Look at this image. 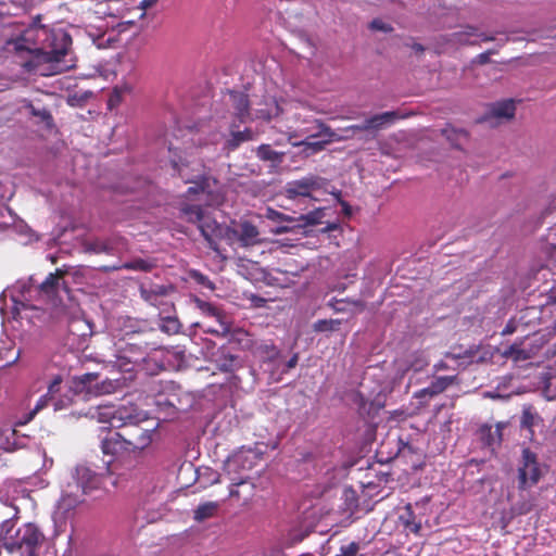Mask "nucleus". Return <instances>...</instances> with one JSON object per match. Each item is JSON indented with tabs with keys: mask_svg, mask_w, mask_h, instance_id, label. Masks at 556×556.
I'll list each match as a JSON object with an SVG mask.
<instances>
[{
	"mask_svg": "<svg viewBox=\"0 0 556 556\" xmlns=\"http://www.w3.org/2000/svg\"><path fill=\"white\" fill-rule=\"evenodd\" d=\"M541 477V469L536 456L529 448L522 450L518 468L519 488L527 489L536 484Z\"/></svg>",
	"mask_w": 556,
	"mask_h": 556,
	"instance_id": "obj_12",
	"label": "nucleus"
},
{
	"mask_svg": "<svg viewBox=\"0 0 556 556\" xmlns=\"http://www.w3.org/2000/svg\"><path fill=\"white\" fill-rule=\"evenodd\" d=\"M542 422L539 414L531 407L527 406L522 410L521 417V426L529 431H533V429Z\"/></svg>",
	"mask_w": 556,
	"mask_h": 556,
	"instance_id": "obj_37",
	"label": "nucleus"
},
{
	"mask_svg": "<svg viewBox=\"0 0 556 556\" xmlns=\"http://www.w3.org/2000/svg\"><path fill=\"white\" fill-rule=\"evenodd\" d=\"M256 155L260 160L269 162L273 166H278L282 163L285 153L271 149L269 144H261L256 150Z\"/></svg>",
	"mask_w": 556,
	"mask_h": 556,
	"instance_id": "obj_32",
	"label": "nucleus"
},
{
	"mask_svg": "<svg viewBox=\"0 0 556 556\" xmlns=\"http://www.w3.org/2000/svg\"><path fill=\"white\" fill-rule=\"evenodd\" d=\"M174 292V288L170 285H144L140 286V295L150 305L155 306L160 309V315L169 313L174 305L168 300L169 295Z\"/></svg>",
	"mask_w": 556,
	"mask_h": 556,
	"instance_id": "obj_9",
	"label": "nucleus"
},
{
	"mask_svg": "<svg viewBox=\"0 0 556 556\" xmlns=\"http://www.w3.org/2000/svg\"><path fill=\"white\" fill-rule=\"evenodd\" d=\"M152 267H153V265L151 262L143 260V258H137L131 262H127V263L116 265L113 267H104V270L130 269V270L148 271Z\"/></svg>",
	"mask_w": 556,
	"mask_h": 556,
	"instance_id": "obj_35",
	"label": "nucleus"
},
{
	"mask_svg": "<svg viewBox=\"0 0 556 556\" xmlns=\"http://www.w3.org/2000/svg\"><path fill=\"white\" fill-rule=\"evenodd\" d=\"M154 3H155V0H142V1L140 2V7H139V9L142 11L141 16H143V15H144V11H146L149 7L153 5Z\"/></svg>",
	"mask_w": 556,
	"mask_h": 556,
	"instance_id": "obj_55",
	"label": "nucleus"
},
{
	"mask_svg": "<svg viewBox=\"0 0 556 556\" xmlns=\"http://www.w3.org/2000/svg\"><path fill=\"white\" fill-rule=\"evenodd\" d=\"M289 231V228L288 227H285V226H281V227H278L275 232L280 235V233H286Z\"/></svg>",
	"mask_w": 556,
	"mask_h": 556,
	"instance_id": "obj_63",
	"label": "nucleus"
},
{
	"mask_svg": "<svg viewBox=\"0 0 556 556\" xmlns=\"http://www.w3.org/2000/svg\"><path fill=\"white\" fill-rule=\"evenodd\" d=\"M501 440H502V426L500 424H497L494 430L489 428L488 444L493 445L495 443H500Z\"/></svg>",
	"mask_w": 556,
	"mask_h": 556,
	"instance_id": "obj_48",
	"label": "nucleus"
},
{
	"mask_svg": "<svg viewBox=\"0 0 556 556\" xmlns=\"http://www.w3.org/2000/svg\"><path fill=\"white\" fill-rule=\"evenodd\" d=\"M29 493L21 481H5L0 489V501L12 508L13 518H17L21 506L20 502H27Z\"/></svg>",
	"mask_w": 556,
	"mask_h": 556,
	"instance_id": "obj_13",
	"label": "nucleus"
},
{
	"mask_svg": "<svg viewBox=\"0 0 556 556\" xmlns=\"http://www.w3.org/2000/svg\"><path fill=\"white\" fill-rule=\"evenodd\" d=\"M334 136L333 131L331 130V135H319L318 137H326L327 139L325 140H319V141H309L311 138H307V136H304L305 139L304 140H301V141H290L293 146L295 147H299V146H304L305 147V151H307V153H316V152H319L324 149L325 144L330 142L332 140V137Z\"/></svg>",
	"mask_w": 556,
	"mask_h": 556,
	"instance_id": "obj_33",
	"label": "nucleus"
},
{
	"mask_svg": "<svg viewBox=\"0 0 556 556\" xmlns=\"http://www.w3.org/2000/svg\"><path fill=\"white\" fill-rule=\"evenodd\" d=\"M198 475L200 479L205 478L206 482L210 484L218 483L220 478V475L211 468L200 469L198 470Z\"/></svg>",
	"mask_w": 556,
	"mask_h": 556,
	"instance_id": "obj_46",
	"label": "nucleus"
},
{
	"mask_svg": "<svg viewBox=\"0 0 556 556\" xmlns=\"http://www.w3.org/2000/svg\"><path fill=\"white\" fill-rule=\"evenodd\" d=\"M254 138L255 135L250 128H245L242 131L235 130L232 128L230 131V137L225 141V149L232 151L237 149L241 143L253 140Z\"/></svg>",
	"mask_w": 556,
	"mask_h": 556,
	"instance_id": "obj_30",
	"label": "nucleus"
},
{
	"mask_svg": "<svg viewBox=\"0 0 556 556\" xmlns=\"http://www.w3.org/2000/svg\"><path fill=\"white\" fill-rule=\"evenodd\" d=\"M265 216L268 219L274 220V222H291V220H293L292 217L287 216L274 208H267Z\"/></svg>",
	"mask_w": 556,
	"mask_h": 556,
	"instance_id": "obj_47",
	"label": "nucleus"
},
{
	"mask_svg": "<svg viewBox=\"0 0 556 556\" xmlns=\"http://www.w3.org/2000/svg\"><path fill=\"white\" fill-rule=\"evenodd\" d=\"M516 113V102L513 99H507L493 103L488 112L486 121L494 119L500 124L510 121Z\"/></svg>",
	"mask_w": 556,
	"mask_h": 556,
	"instance_id": "obj_18",
	"label": "nucleus"
},
{
	"mask_svg": "<svg viewBox=\"0 0 556 556\" xmlns=\"http://www.w3.org/2000/svg\"><path fill=\"white\" fill-rule=\"evenodd\" d=\"M456 380V376H442L435 378L432 383L417 393L418 397L434 396L446 390Z\"/></svg>",
	"mask_w": 556,
	"mask_h": 556,
	"instance_id": "obj_26",
	"label": "nucleus"
},
{
	"mask_svg": "<svg viewBox=\"0 0 556 556\" xmlns=\"http://www.w3.org/2000/svg\"><path fill=\"white\" fill-rule=\"evenodd\" d=\"M91 418L97 419L99 422L109 424L113 428H122L127 425L143 422L148 420L146 413L140 412L134 407H119L113 406H98L89 412Z\"/></svg>",
	"mask_w": 556,
	"mask_h": 556,
	"instance_id": "obj_7",
	"label": "nucleus"
},
{
	"mask_svg": "<svg viewBox=\"0 0 556 556\" xmlns=\"http://www.w3.org/2000/svg\"><path fill=\"white\" fill-rule=\"evenodd\" d=\"M349 129L353 130V131H365V130H370L371 128H365V122L361 125H353L351 127H349Z\"/></svg>",
	"mask_w": 556,
	"mask_h": 556,
	"instance_id": "obj_59",
	"label": "nucleus"
},
{
	"mask_svg": "<svg viewBox=\"0 0 556 556\" xmlns=\"http://www.w3.org/2000/svg\"><path fill=\"white\" fill-rule=\"evenodd\" d=\"M172 164L186 184L193 185L188 188L186 198L198 202L184 203L180 208L182 217L188 222L197 223L201 235L214 248L215 239L223 233L224 228L205 215L201 203L207 206H218L223 203L224 193L219 184L206 175L205 167L200 162L191 165L190 162L180 159L179 161L172 160Z\"/></svg>",
	"mask_w": 556,
	"mask_h": 556,
	"instance_id": "obj_3",
	"label": "nucleus"
},
{
	"mask_svg": "<svg viewBox=\"0 0 556 556\" xmlns=\"http://www.w3.org/2000/svg\"><path fill=\"white\" fill-rule=\"evenodd\" d=\"M341 319H319L314 323L313 329L316 332H333L340 330Z\"/></svg>",
	"mask_w": 556,
	"mask_h": 556,
	"instance_id": "obj_39",
	"label": "nucleus"
},
{
	"mask_svg": "<svg viewBox=\"0 0 556 556\" xmlns=\"http://www.w3.org/2000/svg\"><path fill=\"white\" fill-rule=\"evenodd\" d=\"M71 384H63L62 376L58 375L55 376L51 382L48 386V392L46 393L49 399L51 400V403L54 401V399L59 397V395L66 390Z\"/></svg>",
	"mask_w": 556,
	"mask_h": 556,
	"instance_id": "obj_40",
	"label": "nucleus"
},
{
	"mask_svg": "<svg viewBox=\"0 0 556 556\" xmlns=\"http://www.w3.org/2000/svg\"><path fill=\"white\" fill-rule=\"evenodd\" d=\"M49 404H51V400L49 399V396L47 394L42 395L36 403L33 412H31V415H35L36 413H38L39 410H41L42 408H45L46 406H48Z\"/></svg>",
	"mask_w": 556,
	"mask_h": 556,
	"instance_id": "obj_52",
	"label": "nucleus"
},
{
	"mask_svg": "<svg viewBox=\"0 0 556 556\" xmlns=\"http://www.w3.org/2000/svg\"><path fill=\"white\" fill-rule=\"evenodd\" d=\"M305 110L304 105L299 102H283L278 103L273 100L269 103H265V108L254 110L255 118L270 119L273 117H279L286 115V124L279 127L280 131L288 135L289 141L298 137L307 136V138H317L319 135H331V129L325 126L319 121H314L313 126L302 127L304 124H308L309 119L304 116L301 111Z\"/></svg>",
	"mask_w": 556,
	"mask_h": 556,
	"instance_id": "obj_4",
	"label": "nucleus"
},
{
	"mask_svg": "<svg viewBox=\"0 0 556 556\" xmlns=\"http://www.w3.org/2000/svg\"><path fill=\"white\" fill-rule=\"evenodd\" d=\"M33 114H34V115H38V116H40V118H41L42 121H49V119H51V115H50V113H49L48 111H46V110H41V111H35V110H34V111H33Z\"/></svg>",
	"mask_w": 556,
	"mask_h": 556,
	"instance_id": "obj_56",
	"label": "nucleus"
},
{
	"mask_svg": "<svg viewBox=\"0 0 556 556\" xmlns=\"http://www.w3.org/2000/svg\"><path fill=\"white\" fill-rule=\"evenodd\" d=\"M191 277L200 285H202L203 287H206L211 290L214 289V286L212 283V281L206 277L204 276L203 274L199 273V271H192L191 273Z\"/></svg>",
	"mask_w": 556,
	"mask_h": 556,
	"instance_id": "obj_51",
	"label": "nucleus"
},
{
	"mask_svg": "<svg viewBox=\"0 0 556 556\" xmlns=\"http://www.w3.org/2000/svg\"><path fill=\"white\" fill-rule=\"evenodd\" d=\"M326 208H316L307 214L301 215L299 220L303 222L305 225L314 226L323 223L324 217L326 216Z\"/></svg>",
	"mask_w": 556,
	"mask_h": 556,
	"instance_id": "obj_42",
	"label": "nucleus"
},
{
	"mask_svg": "<svg viewBox=\"0 0 556 556\" xmlns=\"http://www.w3.org/2000/svg\"><path fill=\"white\" fill-rule=\"evenodd\" d=\"M233 235L242 247H252L260 243V232L257 228L248 222L240 224L239 227L233 230Z\"/></svg>",
	"mask_w": 556,
	"mask_h": 556,
	"instance_id": "obj_21",
	"label": "nucleus"
},
{
	"mask_svg": "<svg viewBox=\"0 0 556 556\" xmlns=\"http://www.w3.org/2000/svg\"><path fill=\"white\" fill-rule=\"evenodd\" d=\"M102 451L108 455H117L122 452H131L129 441L119 432H111L102 441Z\"/></svg>",
	"mask_w": 556,
	"mask_h": 556,
	"instance_id": "obj_19",
	"label": "nucleus"
},
{
	"mask_svg": "<svg viewBox=\"0 0 556 556\" xmlns=\"http://www.w3.org/2000/svg\"><path fill=\"white\" fill-rule=\"evenodd\" d=\"M119 243L121 239L112 238V239H96L93 241L87 242L85 244V250L90 253H105V254H115L119 252Z\"/></svg>",
	"mask_w": 556,
	"mask_h": 556,
	"instance_id": "obj_22",
	"label": "nucleus"
},
{
	"mask_svg": "<svg viewBox=\"0 0 556 556\" xmlns=\"http://www.w3.org/2000/svg\"><path fill=\"white\" fill-rule=\"evenodd\" d=\"M525 352L519 349L517 345L513 344L510 345L504 353L503 355L505 357H513L514 359L518 361V359H521V358H525L526 356L523 355Z\"/></svg>",
	"mask_w": 556,
	"mask_h": 556,
	"instance_id": "obj_49",
	"label": "nucleus"
},
{
	"mask_svg": "<svg viewBox=\"0 0 556 556\" xmlns=\"http://www.w3.org/2000/svg\"><path fill=\"white\" fill-rule=\"evenodd\" d=\"M476 352H477V349L469 348V349H466V350L459 351V352H455V351L447 352L445 354V357L451 358L455 362H458L457 367H460V366L466 367L469 364L475 362Z\"/></svg>",
	"mask_w": 556,
	"mask_h": 556,
	"instance_id": "obj_34",
	"label": "nucleus"
},
{
	"mask_svg": "<svg viewBox=\"0 0 556 556\" xmlns=\"http://www.w3.org/2000/svg\"><path fill=\"white\" fill-rule=\"evenodd\" d=\"M343 304V301H338L336 305L331 304V306L333 307V309L336 312H344L346 311L345 306H341Z\"/></svg>",
	"mask_w": 556,
	"mask_h": 556,
	"instance_id": "obj_60",
	"label": "nucleus"
},
{
	"mask_svg": "<svg viewBox=\"0 0 556 556\" xmlns=\"http://www.w3.org/2000/svg\"><path fill=\"white\" fill-rule=\"evenodd\" d=\"M216 365L224 372H232L238 367V359L230 354L223 353L216 361Z\"/></svg>",
	"mask_w": 556,
	"mask_h": 556,
	"instance_id": "obj_41",
	"label": "nucleus"
},
{
	"mask_svg": "<svg viewBox=\"0 0 556 556\" xmlns=\"http://www.w3.org/2000/svg\"><path fill=\"white\" fill-rule=\"evenodd\" d=\"M71 45L72 38L63 29L31 25L8 38L3 51L26 71L53 76L75 66Z\"/></svg>",
	"mask_w": 556,
	"mask_h": 556,
	"instance_id": "obj_2",
	"label": "nucleus"
},
{
	"mask_svg": "<svg viewBox=\"0 0 556 556\" xmlns=\"http://www.w3.org/2000/svg\"><path fill=\"white\" fill-rule=\"evenodd\" d=\"M160 329L167 334H176L180 330V323L176 316L164 314L160 315Z\"/></svg>",
	"mask_w": 556,
	"mask_h": 556,
	"instance_id": "obj_38",
	"label": "nucleus"
},
{
	"mask_svg": "<svg viewBox=\"0 0 556 556\" xmlns=\"http://www.w3.org/2000/svg\"><path fill=\"white\" fill-rule=\"evenodd\" d=\"M428 364L427 359L422 357L416 358V361L412 364V368L415 371L421 370Z\"/></svg>",
	"mask_w": 556,
	"mask_h": 556,
	"instance_id": "obj_54",
	"label": "nucleus"
},
{
	"mask_svg": "<svg viewBox=\"0 0 556 556\" xmlns=\"http://www.w3.org/2000/svg\"><path fill=\"white\" fill-rule=\"evenodd\" d=\"M140 422L125 426L127 429L126 434L131 452H141L146 450L153 441V435L156 430V426L150 428L139 427Z\"/></svg>",
	"mask_w": 556,
	"mask_h": 556,
	"instance_id": "obj_17",
	"label": "nucleus"
},
{
	"mask_svg": "<svg viewBox=\"0 0 556 556\" xmlns=\"http://www.w3.org/2000/svg\"><path fill=\"white\" fill-rule=\"evenodd\" d=\"M96 378L91 381L89 388L85 389L86 394L103 395L114 393L116 390L124 386V380L119 378L104 379L100 383H94L98 379V374H94Z\"/></svg>",
	"mask_w": 556,
	"mask_h": 556,
	"instance_id": "obj_20",
	"label": "nucleus"
},
{
	"mask_svg": "<svg viewBox=\"0 0 556 556\" xmlns=\"http://www.w3.org/2000/svg\"><path fill=\"white\" fill-rule=\"evenodd\" d=\"M72 478L74 480L72 488L75 492L81 494V496L97 490L101 484L100 476L84 465H79L75 468Z\"/></svg>",
	"mask_w": 556,
	"mask_h": 556,
	"instance_id": "obj_16",
	"label": "nucleus"
},
{
	"mask_svg": "<svg viewBox=\"0 0 556 556\" xmlns=\"http://www.w3.org/2000/svg\"><path fill=\"white\" fill-rule=\"evenodd\" d=\"M338 228V225L336 223H328L325 227L324 231H332Z\"/></svg>",
	"mask_w": 556,
	"mask_h": 556,
	"instance_id": "obj_61",
	"label": "nucleus"
},
{
	"mask_svg": "<svg viewBox=\"0 0 556 556\" xmlns=\"http://www.w3.org/2000/svg\"><path fill=\"white\" fill-rule=\"evenodd\" d=\"M298 361H299V355L298 354H294L287 363V368L288 369H291V368H294L298 364Z\"/></svg>",
	"mask_w": 556,
	"mask_h": 556,
	"instance_id": "obj_58",
	"label": "nucleus"
},
{
	"mask_svg": "<svg viewBox=\"0 0 556 556\" xmlns=\"http://www.w3.org/2000/svg\"><path fill=\"white\" fill-rule=\"evenodd\" d=\"M149 346L146 345L144 349L138 344H127V346L121 351V354L117 356L116 366L121 371L129 372L135 368H139L140 364H144L148 358H146V353Z\"/></svg>",
	"mask_w": 556,
	"mask_h": 556,
	"instance_id": "obj_14",
	"label": "nucleus"
},
{
	"mask_svg": "<svg viewBox=\"0 0 556 556\" xmlns=\"http://www.w3.org/2000/svg\"><path fill=\"white\" fill-rule=\"evenodd\" d=\"M96 378L94 372H88L81 375L79 377H75L71 386L63 391L59 397L54 399L51 403L54 410H62L67 408L72 403H74L75 396H79L85 392L86 388H89L91 381Z\"/></svg>",
	"mask_w": 556,
	"mask_h": 556,
	"instance_id": "obj_11",
	"label": "nucleus"
},
{
	"mask_svg": "<svg viewBox=\"0 0 556 556\" xmlns=\"http://www.w3.org/2000/svg\"><path fill=\"white\" fill-rule=\"evenodd\" d=\"M12 195V188L9 185L0 182V205L5 204Z\"/></svg>",
	"mask_w": 556,
	"mask_h": 556,
	"instance_id": "obj_50",
	"label": "nucleus"
},
{
	"mask_svg": "<svg viewBox=\"0 0 556 556\" xmlns=\"http://www.w3.org/2000/svg\"><path fill=\"white\" fill-rule=\"evenodd\" d=\"M400 117L394 111L377 114L365 121V128L378 130L393 124Z\"/></svg>",
	"mask_w": 556,
	"mask_h": 556,
	"instance_id": "obj_27",
	"label": "nucleus"
},
{
	"mask_svg": "<svg viewBox=\"0 0 556 556\" xmlns=\"http://www.w3.org/2000/svg\"><path fill=\"white\" fill-rule=\"evenodd\" d=\"M406 530L418 533L420 530V523L414 520V515L409 505L406 506V515L400 517Z\"/></svg>",
	"mask_w": 556,
	"mask_h": 556,
	"instance_id": "obj_44",
	"label": "nucleus"
},
{
	"mask_svg": "<svg viewBox=\"0 0 556 556\" xmlns=\"http://www.w3.org/2000/svg\"><path fill=\"white\" fill-rule=\"evenodd\" d=\"M219 507H220V504H219V502H216V501H208V502L201 503L193 510V519L198 522H202L207 519H211L217 515Z\"/></svg>",
	"mask_w": 556,
	"mask_h": 556,
	"instance_id": "obj_29",
	"label": "nucleus"
},
{
	"mask_svg": "<svg viewBox=\"0 0 556 556\" xmlns=\"http://www.w3.org/2000/svg\"><path fill=\"white\" fill-rule=\"evenodd\" d=\"M326 185L324 178L306 176L301 179L289 181L283 188V194L288 200L305 203L308 200H316L314 193Z\"/></svg>",
	"mask_w": 556,
	"mask_h": 556,
	"instance_id": "obj_8",
	"label": "nucleus"
},
{
	"mask_svg": "<svg viewBox=\"0 0 556 556\" xmlns=\"http://www.w3.org/2000/svg\"><path fill=\"white\" fill-rule=\"evenodd\" d=\"M434 370L435 371H440V370H445V369H450L451 367L446 364V362L444 361H440L438 362L437 364H434Z\"/></svg>",
	"mask_w": 556,
	"mask_h": 556,
	"instance_id": "obj_57",
	"label": "nucleus"
},
{
	"mask_svg": "<svg viewBox=\"0 0 556 556\" xmlns=\"http://www.w3.org/2000/svg\"><path fill=\"white\" fill-rule=\"evenodd\" d=\"M370 26L372 29L382 30V31H389L392 29L389 25L384 24L380 20L372 21Z\"/></svg>",
	"mask_w": 556,
	"mask_h": 556,
	"instance_id": "obj_53",
	"label": "nucleus"
},
{
	"mask_svg": "<svg viewBox=\"0 0 556 556\" xmlns=\"http://www.w3.org/2000/svg\"><path fill=\"white\" fill-rule=\"evenodd\" d=\"M162 351L160 349H149L146 353L147 361L144 364H140L139 368L144 370L148 375H156L163 368V362L160 357Z\"/></svg>",
	"mask_w": 556,
	"mask_h": 556,
	"instance_id": "obj_28",
	"label": "nucleus"
},
{
	"mask_svg": "<svg viewBox=\"0 0 556 556\" xmlns=\"http://www.w3.org/2000/svg\"><path fill=\"white\" fill-rule=\"evenodd\" d=\"M195 304L204 316L214 318L217 323V327H207L205 329V332L223 337L227 336L230 332L231 323L224 312H222L218 307L214 306L213 304L202 301L200 299L195 300Z\"/></svg>",
	"mask_w": 556,
	"mask_h": 556,
	"instance_id": "obj_15",
	"label": "nucleus"
},
{
	"mask_svg": "<svg viewBox=\"0 0 556 556\" xmlns=\"http://www.w3.org/2000/svg\"><path fill=\"white\" fill-rule=\"evenodd\" d=\"M24 439L12 428L0 429V451L12 452L24 446Z\"/></svg>",
	"mask_w": 556,
	"mask_h": 556,
	"instance_id": "obj_25",
	"label": "nucleus"
},
{
	"mask_svg": "<svg viewBox=\"0 0 556 556\" xmlns=\"http://www.w3.org/2000/svg\"><path fill=\"white\" fill-rule=\"evenodd\" d=\"M84 501L81 494L75 492L72 488V483L62 491L60 500L56 502L53 520L56 526L61 527L70 520L75 513L76 507Z\"/></svg>",
	"mask_w": 556,
	"mask_h": 556,
	"instance_id": "obj_10",
	"label": "nucleus"
},
{
	"mask_svg": "<svg viewBox=\"0 0 556 556\" xmlns=\"http://www.w3.org/2000/svg\"><path fill=\"white\" fill-rule=\"evenodd\" d=\"M68 283L94 286L96 271L87 266H72L49 274L42 282L34 277L18 280L1 293L0 313L3 319L9 318L10 314L15 320L25 319L28 324L37 325V321L46 320L47 315L46 308L34 303L40 302L49 305L55 318L76 319L80 309L70 293Z\"/></svg>",
	"mask_w": 556,
	"mask_h": 556,
	"instance_id": "obj_1",
	"label": "nucleus"
},
{
	"mask_svg": "<svg viewBox=\"0 0 556 556\" xmlns=\"http://www.w3.org/2000/svg\"><path fill=\"white\" fill-rule=\"evenodd\" d=\"M361 545L357 542H350L340 546L339 552L334 556H367L359 554Z\"/></svg>",
	"mask_w": 556,
	"mask_h": 556,
	"instance_id": "obj_45",
	"label": "nucleus"
},
{
	"mask_svg": "<svg viewBox=\"0 0 556 556\" xmlns=\"http://www.w3.org/2000/svg\"><path fill=\"white\" fill-rule=\"evenodd\" d=\"M513 331L514 329L509 325H507L503 330V334H510L513 333Z\"/></svg>",
	"mask_w": 556,
	"mask_h": 556,
	"instance_id": "obj_64",
	"label": "nucleus"
},
{
	"mask_svg": "<svg viewBox=\"0 0 556 556\" xmlns=\"http://www.w3.org/2000/svg\"><path fill=\"white\" fill-rule=\"evenodd\" d=\"M225 101L227 104L232 105V108L235 109V114L241 122H245L247 118L250 116V113L248 111L249 101L245 94L241 92L229 91L228 94L225 97Z\"/></svg>",
	"mask_w": 556,
	"mask_h": 556,
	"instance_id": "obj_23",
	"label": "nucleus"
},
{
	"mask_svg": "<svg viewBox=\"0 0 556 556\" xmlns=\"http://www.w3.org/2000/svg\"><path fill=\"white\" fill-rule=\"evenodd\" d=\"M472 37H479L482 41L493 40V37H488L483 34H480L477 27L466 26L464 29L454 33L452 35L451 41L453 45H473L476 41L471 39Z\"/></svg>",
	"mask_w": 556,
	"mask_h": 556,
	"instance_id": "obj_24",
	"label": "nucleus"
},
{
	"mask_svg": "<svg viewBox=\"0 0 556 556\" xmlns=\"http://www.w3.org/2000/svg\"><path fill=\"white\" fill-rule=\"evenodd\" d=\"M489 55H490V53L485 52V53H481L478 58L481 63H485L489 60Z\"/></svg>",
	"mask_w": 556,
	"mask_h": 556,
	"instance_id": "obj_62",
	"label": "nucleus"
},
{
	"mask_svg": "<svg viewBox=\"0 0 556 556\" xmlns=\"http://www.w3.org/2000/svg\"><path fill=\"white\" fill-rule=\"evenodd\" d=\"M255 355L263 362H274L279 356V350L271 343H261L255 348Z\"/></svg>",
	"mask_w": 556,
	"mask_h": 556,
	"instance_id": "obj_36",
	"label": "nucleus"
},
{
	"mask_svg": "<svg viewBox=\"0 0 556 556\" xmlns=\"http://www.w3.org/2000/svg\"><path fill=\"white\" fill-rule=\"evenodd\" d=\"M88 35L92 41V43L99 49H105L113 47L116 42V34L114 30H103V31H88Z\"/></svg>",
	"mask_w": 556,
	"mask_h": 556,
	"instance_id": "obj_31",
	"label": "nucleus"
},
{
	"mask_svg": "<svg viewBox=\"0 0 556 556\" xmlns=\"http://www.w3.org/2000/svg\"><path fill=\"white\" fill-rule=\"evenodd\" d=\"M260 457V453L254 450L241 447L225 460L224 471L231 481L230 496L239 495L237 486L247 483L249 477L245 472L256 466Z\"/></svg>",
	"mask_w": 556,
	"mask_h": 556,
	"instance_id": "obj_6",
	"label": "nucleus"
},
{
	"mask_svg": "<svg viewBox=\"0 0 556 556\" xmlns=\"http://www.w3.org/2000/svg\"><path fill=\"white\" fill-rule=\"evenodd\" d=\"M12 352H13V349L11 346V343L3 342L2 345L0 346V358L5 361V364L3 366H10V365L14 364L15 362H17V359L20 358V356H21L20 350L17 352H15L12 356H9L8 354L12 353Z\"/></svg>",
	"mask_w": 556,
	"mask_h": 556,
	"instance_id": "obj_43",
	"label": "nucleus"
},
{
	"mask_svg": "<svg viewBox=\"0 0 556 556\" xmlns=\"http://www.w3.org/2000/svg\"><path fill=\"white\" fill-rule=\"evenodd\" d=\"M13 517L0 525V543L11 554L38 556L46 536L36 523L26 522L15 529Z\"/></svg>",
	"mask_w": 556,
	"mask_h": 556,
	"instance_id": "obj_5",
	"label": "nucleus"
}]
</instances>
